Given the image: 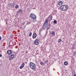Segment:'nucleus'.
Instances as JSON below:
<instances>
[{
  "instance_id": "nucleus-20",
  "label": "nucleus",
  "mask_w": 76,
  "mask_h": 76,
  "mask_svg": "<svg viewBox=\"0 0 76 76\" xmlns=\"http://www.w3.org/2000/svg\"><path fill=\"white\" fill-rule=\"evenodd\" d=\"M31 35H32V32H31L29 33V37H31Z\"/></svg>"
},
{
  "instance_id": "nucleus-6",
  "label": "nucleus",
  "mask_w": 76,
  "mask_h": 76,
  "mask_svg": "<svg viewBox=\"0 0 76 76\" xmlns=\"http://www.w3.org/2000/svg\"><path fill=\"white\" fill-rule=\"evenodd\" d=\"M13 58H14V55L12 54L10 56L9 59L11 60H12Z\"/></svg>"
},
{
  "instance_id": "nucleus-24",
  "label": "nucleus",
  "mask_w": 76,
  "mask_h": 76,
  "mask_svg": "<svg viewBox=\"0 0 76 76\" xmlns=\"http://www.w3.org/2000/svg\"><path fill=\"white\" fill-rule=\"evenodd\" d=\"M76 53L75 52H74V56H76Z\"/></svg>"
},
{
  "instance_id": "nucleus-13",
  "label": "nucleus",
  "mask_w": 76,
  "mask_h": 76,
  "mask_svg": "<svg viewBox=\"0 0 76 76\" xmlns=\"http://www.w3.org/2000/svg\"><path fill=\"white\" fill-rule=\"evenodd\" d=\"M10 6L11 7H14V6H15V4L14 3L11 4L10 5Z\"/></svg>"
},
{
  "instance_id": "nucleus-3",
  "label": "nucleus",
  "mask_w": 76,
  "mask_h": 76,
  "mask_svg": "<svg viewBox=\"0 0 76 76\" xmlns=\"http://www.w3.org/2000/svg\"><path fill=\"white\" fill-rule=\"evenodd\" d=\"M48 25V21L47 20H46L44 24L42 26V28L43 29H45L47 27V25Z\"/></svg>"
},
{
  "instance_id": "nucleus-5",
  "label": "nucleus",
  "mask_w": 76,
  "mask_h": 76,
  "mask_svg": "<svg viewBox=\"0 0 76 76\" xmlns=\"http://www.w3.org/2000/svg\"><path fill=\"white\" fill-rule=\"evenodd\" d=\"M34 45H37L39 44V42H38V41L37 39H36L34 42Z\"/></svg>"
},
{
  "instance_id": "nucleus-29",
  "label": "nucleus",
  "mask_w": 76,
  "mask_h": 76,
  "mask_svg": "<svg viewBox=\"0 0 76 76\" xmlns=\"http://www.w3.org/2000/svg\"><path fill=\"white\" fill-rule=\"evenodd\" d=\"M24 24H25V23H23V25H24Z\"/></svg>"
},
{
  "instance_id": "nucleus-19",
  "label": "nucleus",
  "mask_w": 76,
  "mask_h": 76,
  "mask_svg": "<svg viewBox=\"0 0 76 76\" xmlns=\"http://www.w3.org/2000/svg\"><path fill=\"white\" fill-rule=\"evenodd\" d=\"M15 7H16V9H18V7H19V5H16L15 6Z\"/></svg>"
},
{
  "instance_id": "nucleus-31",
  "label": "nucleus",
  "mask_w": 76,
  "mask_h": 76,
  "mask_svg": "<svg viewBox=\"0 0 76 76\" xmlns=\"http://www.w3.org/2000/svg\"><path fill=\"white\" fill-rule=\"evenodd\" d=\"M75 38H76V35H75Z\"/></svg>"
},
{
  "instance_id": "nucleus-18",
  "label": "nucleus",
  "mask_w": 76,
  "mask_h": 76,
  "mask_svg": "<svg viewBox=\"0 0 76 76\" xmlns=\"http://www.w3.org/2000/svg\"><path fill=\"white\" fill-rule=\"evenodd\" d=\"M40 64L41 65H44V63H43V62H40Z\"/></svg>"
},
{
  "instance_id": "nucleus-25",
  "label": "nucleus",
  "mask_w": 76,
  "mask_h": 76,
  "mask_svg": "<svg viewBox=\"0 0 76 76\" xmlns=\"http://www.w3.org/2000/svg\"><path fill=\"white\" fill-rule=\"evenodd\" d=\"M2 57V55L1 54H0V57Z\"/></svg>"
},
{
  "instance_id": "nucleus-9",
  "label": "nucleus",
  "mask_w": 76,
  "mask_h": 76,
  "mask_svg": "<svg viewBox=\"0 0 76 76\" xmlns=\"http://www.w3.org/2000/svg\"><path fill=\"white\" fill-rule=\"evenodd\" d=\"M53 18V16H51L50 17H49L47 18L48 21V20L49 21H50L52 20V18Z\"/></svg>"
},
{
  "instance_id": "nucleus-1",
  "label": "nucleus",
  "mask_w": 76,
  "mask_h": 76,
  "mask_svg": "<svg viewBox=\"0 0 76 76\" xmlns=\"http://www.w3.org/2000/svg\"><path fill=\"white\" fill-rule=\"evenodd\" d=\"M60 8L62 11H66L69 9V7L67 5H64L60 7Z\"/></svg>"
},
{
  "instance_id": "nucleus-2",
  "label": "nucleus",
  "mask_w": 76,
  "mask_h": 76,
  "mask_svg": "<svg viewBox=\"0 0 76 76\" xmlns=\"http://www.w3.org/2000/svg\"><path fill=\"white\" fill-rule=\"evenodd\" d=\"M30 67L32 69L34 70V71H36V69H35V64L34 63L32 62H30L29 64Z\"/></svg>"
},
{
  "instance_id": "nucleus-16",
  "label": "nucleus",
  "mask_w": 76,
  "mask_h": 76,
  "mask_svg": "<svg viewBox=\"0 0 76 76\" xmlns=\"http://www.w3.org/2000/svg\"><path fill=\"white\" fill-rule=\"evenodd\" d=\"M64 64L65 66H67V65L68 64V63L66 61L64 62Z\"/></svg>"
},
{
  "instance_id": "nucleus-17",
  "label": "nucleus",
  "mask_w": 76,
  "mask_h": 76,
  "mask_svg": "<svg viewBox=\"0 0 76 76\" xmlns=\"http://www.w3.org/2000/svg\"><path fill=\"white\" fill-rule=\"evenodd\" d=\"M18 13H22V10H18Z\"/></svg>"
},
{
  "instance_id": "nucleus-11",
  "label": "nucleus",
  "mask_w": 76,
  "mask_h": 76,
  "mask_svg": "<svg viewBox=\"0 0 76 76\" xmlns=\"http://www.w3.org/2000/svg\"><path fill=\"white\" fill-rule=\"evenodd\" d=\"M44 30V28H40L39 30V34L40 35L41 34V31H42Z\"/></svg>"
},
{
  "instance_id": "nucleus-10",
  "label": "nucleus",
  "mask_w": 76,
  "mask_h": 76,
  "mask_svg": "<svg viewBox=\"0 0 76 76\" xmlns=\"http://www.w3.org/2000/svg\"><path fill=\"white\" fill-rule=\"evenodd\" d=\"M37 34L36 33H34L33 34V37L32 38L33 39H35L37 37Z\"/></svg>"
},
{
  "instance_id": "nucleus-21",
  "label": "nucleus",
  "mask_w": 76,
  "mask_h": 76,
  "mask_svg": "<svg viewBox=\"0 0 76 76\" xmlns=\"http://www.w3.org/2000/svg\"><path fill=\"white\" fill-rule=\"evenodd\" d=\"M25 66V63H23L22 64H21V66L24 67V66Z\"/></svg>"
},
{
  "instance_id": "nucleus-22",
  "label": "nucleus",
  "mask_w": 76,
  "mask_h": 76,
  "mask_svg": "<svg viewBox=\"0 0 76 76\" xmlns=\"http://www.w3.org/2000/svg\"><path fill=\"white\" fill-rule=\"evenodd\" d=\"M57 23V21L55 20L53 21V23Z\"/></svg>"
},
{
  "instance_id": "nucleus-30",
  "label": "nucleus",
  "mask_w": 76,
  "mask_h": 76,
  "mask_svg": "<svg viewBox=\"0 0 76 76\" xmlns=\"http://www.w3.org/2000/svg\"><path fill=\"white\" fill-rule=\"evenodd\" d=\"M73 48H74V47H72V49H73Z\"/></svg>"
},
{
  "instance_id": "nucleus-14",
  "label": "nucleus",
  "mask_w": 76,
  "mask_h": 76,
  "mask_svg": "<svg viewBox=\"0 0 76 76\" xmlns=\"http://www.w3.org/2000/svg\"><path fill=\"white\" fill-rule=\"evenodd\" d=\"M51 26V25L50 24H49L48 25V26L47 27V29L48 30L50 28V27Z\"/></svg>"
},
{
  "instance_id": "nucleus-32",
  "label": "nucleus",
  "mask_w": 76,
  "mask_h": 76,
  "mask_svg": "<svg viewBox=\"0 0 76 76\" xmlns=\"http://www.w3.org/2000/svg\"><path fill=\"white\" fill-rule=\"evenodd\" d=\"M11 38H12V36H11Z\"/></svg>"
},
{
  "instance_id": "nucleus-23",
  "label": "nucleus",
  "mask_w": 76,
  "mask_h": 76,
  "mask_svg": "<svg viewBox=\"0 0 76 76\" xmlns=\"http://www.w3.org/2000/svg\"><path fill=\"white\" fill-rule=\"evenodd\" d=\"M23 66H20V69H22V68H23Z\"/></svg>"
},
{
  "instance_id": "nucleus-26",
  "label": "nucleus",
  "mask_w": 76,
  "mask_h": 76,
  "mask_svg": "<svg viewBox=\"0 0 76 76\" xmlns=\"http://www.w3.org/2000/svg\"><path fill=\"white\" fill-rule=\"evenodd\" d=\"M45 62V63H48V60H46Z\"/></svg>"
},
{
  "instance_id": "nucleus-8",
  "label": "nucleus",
  "mask_w": 76,
  "mask_h": 76,
  "mask_svg": "<svg viewBox=\"0 0 76 76\" xmlns=\"http://www.w3.org/2000/svg\"><path fill=\"white\" fill-rule=\"evenodd\" d=\"M58 4L59 6H61L63 4V2L62 1H60L58 2Z\"/></svg>"
},
{
  "instance_id": "nucleus-7",
  "label": "nucleus",
  "mask_w": 76,
  "mask_h": 76,
  "mask_svg": "<svg viewBox=\"0 0 76 76\" xmlns=\"http://www.w3.org/2000/svg\"><path fill=\"white\" fill-rule=\"evenodd\" d=\"M7 54L10 55V54H12V50H8L7 51Z\"/></svg>"
},
{
  "instance_id": "nucleus-28",
  "label": "nucleus",
  "mask_w": 76,
  "mask_h": 76,
  "mask_svg": "<svg viewBox=\"0 0 76 76\" xmlns=\"http://www.w3.org/2000/svg\"><path fill=\"white\" fill-rule=\"evenodd\" d=\"M74 76H76V74H74Z\"/></svg>"
},
{
  "instance_id": "nucleus-4",
  "label": "nucleus",
  "mask_w": 76,
  "mask_h": 76,
  "mask_svg": "<svg viewBox=\"0 0 76 76\" xmlns=\"http://www.w3.org/2000/svg\"><path fill=\"white\" fill-rule=\"evenodd\" d=\"M30 17L33 19H35L37 17H36V16L35 15V14H30Z\"/></svg>"
},
{
  "instance_id": "nucleus-27",
  "label": "nucleus",
  "mask_w": 76,
  "mask_h": 76,
  "mask_svg": "<svg viewBox=\"0 0 76 76\" xmlns=\"http://www.w3.org/2000/svg\"><path fill=\"white\" fill-rule=\"evenodd\" d=\"M1 37L0 36V41H1Z\"/></svg>"
},
{
  "instance_id": "nucleus-15",
  "label": "nucleus",
  "mask_w": 76,
  "mask_h": 76,
  "mask_svg": "<svg viewBox=\"0 0 76 76\" xmlns=\"http://www.w3.org/2000/svg\"><path fill=\"white\" fill-rule=\"evenodd\" d=\"M61 41H62V40L61 39H58V42L60 43Z\"/></svg>"
},
{
  "instance_id": "nucleus-33",
  "label": "nucleus",
  "mask_w": 76,
  "mask_h": 76,
  "mask_svg": "<svg viewBox=\"0 0 76 76\" xmlns=\"http://www.w3.org/2000/svg\"><path fill=\"white\" fill-rule=\"evenodd\" d=\"M49 16H50V15H49Z\"/></svg>"
},
{
  "instance_id": "nucleus-12",
  "label": "nucleus",
  "mask_w": 76,
  "mask_h": 76,
  "mask_svg": "<svg viewBox=\"0 0 76 76\" xmlns=\"http://www.w3.org/2000/svg\"><path fill=\"white\" fill-rule=\"evenodd\" d=\"M51 34L52 36H55V32H54V31H53L51 33Z\"/></svg>"
}]
</instances>
